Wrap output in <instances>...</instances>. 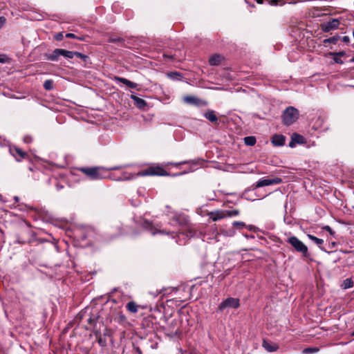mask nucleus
Here are the masks:
<instances>
[{"label":"nucleus","mask_w":354,"mask_h":354,"mask_svg":"<svg viewBox=\"0 0 354 354\" xmlns=\"http://www.w3.org/2000/svg\"><path fill=\"white\" fill-rule=\"evenodd\" d=\"M66 37H68V38H77V39L79 40H82V39L81 37H77L75 35H74L73 33H67L66 35Z\"/></svg>","instance_id":"obj_52"},{"label":"nucleus","mask_w":354,"mask_h":354,"mask_svg":"<svg viewBox=\"0 0 354 354\" xmlns=\"http://www.w3.org/2000/svg\"><path fill=\"white\" fill-rule=\"evenodd\" d=\"M63 49L56 48L51 53L46 55V59L50 61H57L59 56H62Z\"/></svg>","instance_id":"obj_22"},{"label":"nucleus","mask_w":354,"mask_h":354,"mask_svg":"<svg viewBox=\"0 0 354 354\" xmlns=\"http://www.w3.org/2000/svg\"><path fill=\"white\" fill-rule=\"evenodd\" d=\"M184 101L188 104H194L198 106H206L207 102L194 96H185Z\"/></svg>","instance_id":"obj_17"},{"label":"nucleus","mask_w":354,"mask_h":354,"mask_svg":"<svg viewBox=\"0 0 354 354\" xmlns=\"http://www.w3.org/2000/svg\"><path fill=\"white\" fill-rule=\"evenodd\" d=\"M14 200H15V203H17V202H19V197H18V196H15V197H14Z\"/></svg>","instance_id":"obj_62"},{"label":"nucleus","mask_w":354,"mask_h":354,"mask_svg":"<svg viewBox=\"0 0 354 354\" xmlns=\"http://www.w3.org/2000/svg\"><path fill=\"white\" fill-rule=\"evenodd\" d=\"M339 25V21L337 19H333L321 25L322 31L328 32L332 30L336 29Z\"/></svg>","instance_id":"obj_13"},{"label":"nucleus","mask_w":354,"mask_h":354,"mask_svg":"<svg viewBox=\"0 0 354 354\" xmlns=\"http://www.w3.org/2000/svg\"><path fill=\"white\" fill-rule=\"evenodd\" d=\"M286 137L282 134H274L271 138V143L274 147H281L285 145Z\"/></svg>","instance_id":"obj_16"},{"label":"nucleus","mask_w":354,"mask_h":354,"mask_svg":"<svg viewBox=\"0 0 354 354\" xmlns=\"http://www.w3.org/2000/svg\"><path fill=\"white\" fill-rule=\"evenodd\" d=\"M186 163H187L186 161H183V162H178V163H176V162H168L167 164V165H173V166H175V167H178L180 165L186 164Z\"/></svg>","instance_id":"obj_54"},{"label":"nucleus","mask_w":354,"mask_h":354,"mask_svg":"<svg viewBox=\"0 0 354 354\" xmlns=\"http://www.w3.org/2000/svg\"><path fill=\"white\" fill-rule=\"evenodd\" d=\"M329 55L330 56H337L339 57H344L346 55V53L344 51H339V52H330L329 53Z\"/></svg>","instance_id":"obj_43"},{"label":"nucleus","mask_w":354,"mask_h":354,"mask_svg":"<svg viewBox=\"0 0 354 354\" xmlns=\"http://www.w3.org/2000/svg\"><path fill=\"white\" fill-rule=\"evenodd\" d=\"M224 57L218 54L212 55L209 59V63L211 66H218L222 64Z\"/></svg>","instance_id":"obj_21"},{"label":"nucleus","mask_w":354,"mask_h":354,"mask_svg":"<svg viewBox=\"0 0 354 354\" xmlns=\"http://www.w3.org/2000/svg\"><path fill=\"white\" fill-rule=\"evenodd\" d=\"M286 242L289 243L297 252L301 253L304 257L307 258L310 256L308 247L297 236H291L288 237Z\"/></svg>","instance_id":"obj_6"},{"label":"nucleus","mask_w":354,"mask_h":354,"mask_svg":"<svg viewBox=\"0 0 354 354\" xmlns=\"http://www.w3.org/2000/svg\"><path fill=\"white\" fill-rule=\"evenodd\" d=\"M17 93H20L18 90H8V91H3L2 94L5 96L11 97V98H16V99H21L23 98V95H17Z\"/></svg>","instance_id":"obj_31"},{"label":"nucleus","mask_w":354,"mask_h":354,"mask_svg":"<svg viewBox=\"0 0 354 354\" xmlns=\"http://www.w3.org/2000/svg\"><path fill=\"white\" fill-rule=\"evenodd\" d=\"M207 216L213 221H217L218 220L226 218V213L224 212V210H216L207 213Z\"/></svg>","instance_id":"obj_18"},{"label":"nucleus","mask_w":354,"mask_h":354,"mask_svg":"<svg viewBox=\"0 0 354 354\" xmlns=\"http://www.w3.org/2000/svg\"><path fill=\"white\" fill-rule=\"evenodd\" d=\"M53 86V81L50 80H47L44 83V88H52Z\"/></svg>","instance_id":"obj_45"},{"label":"nucleus","mask_w":354,"mask_h":354,"mask_svg":"<svg viewBox=\"0 0 354 354\" xmlns=\"http://www.w3.org/2000/svg\"><path fill=\"white\" fill-rule=\"evenodd\" d=\"M342 286L344 289H347L353 286V281L351 278L346 279L343 281Z\"/></svg>","instance_id":"obj_38"},{"label":"nucleus","mask_w":354,"mask_h":354,"mask_svg":"<svg viewBox=\"0 0 354 354\" xmlns=\"http://www.w3.org/2000/svg\"><path fill=\"white\" fill-rule=\"evenodd\" d=\"M35 235L31 225L25 222L24 225H19L16 229V242L23 245L29 243L34 239Z\"/></svg>","instance_id":"obj_4"},{"label":"nucleus","mask_w":354,"mask_h":354,"mask_svg":"<svg viewBox=\"0 0 354 354\" xmlns=\"http://www.w3.org/2000/svg\"><path fill=\"white\" fill-rule=\"evenodd\" d=\"M93 232L89 229H82L77 232V236L80 241H85L88 239Z\"/></svg>","instance_id":"obj_19"},{"label":"nucleus","mask_w":354,"mask_h":354,"mask_svg":"<svg viewBox=\"0 0 354 354\" xmlns=\"http://www.w3.org/2000/svg\"><path fill=\"white\" fill-rule=\"evenodd\" d=\"M114 81L115 82L116 84H118L120 86H121L120 84L122 82L131 88L136 87V84L122 77H115Z\"/></svg>","instance_id":"obj_27"},{"label":"nucleus","mask_w":354,"mask_h":354,"mask_svg":"<svg viewBox=\"0 0 354 354\" xmlns=\"http://www.w3.org/2000/svg\"><path fill=\"white\" fill-rule=\"evenodd\" d=\"M142 325L145 328H152L153 323L151 322V318L146 317L142 320Z\"/></svg>","instance_id":"obj_36"},{"label":"nucleus","mask_w":354,"mask_h":354,"mask_svg":"<svg viewBox=\"0 0 354 354\" xmlns=\"http://www.w3.org/2000/svg\"><path fill=\"white\" fill-rule=\"evenodd\" d=\"M299 115V111L296 108L288 106L281 115L282 122L286 126H290L298 120Z\"/></svg>","instance_id":"obj_5"},{"label":"nucleus","mask_w":354,"mask_h":354,"mask_svg":"<svg viewBox=\"0 0 354 354\" xmlns=\"http://www.w3.org/2000/svg\"><path fill=\"white\" fill-rule=\"evenodd\" d=\"M246 227L249 230H253V231H255L254 229H255V227L253 226V225H248L247 226L246 225Z\"/></svg>","instance_id":"obj_60"},{"label":"nucleus","mask_w":354,"mask_h":354,"mask_svg":"<svg viewBox=\"0 0 354 354\" xmlns=\"http://www.w3.org/2000/svg\"><path fill=\"white\" fill-rule=\"evenodd\" d=\"M10 59L5 54H0V63H9Z\"/></svg>","instance_id":"obj_42"},{"label":"nucleus","mask_w":354,"mask_h":354,"mask_svg":"<svg viewBox=\"0 0 354 354\" xmlns=\"http://www.w3.org/2000/svg\"><path fill=\"white\" fill-rule=\"evenodd\" d=\"M196 234V230L192 225L189 223L185 226V229L183 232H180L177 234V243L180 245L185 244L187 240L195 236Z\"/></svg>","instance_id":"obj_8"},{"label":"nucleus","mask_w":354,"mask_h":354,"mask_svg":"<svg viewBox=\"0 0 354 354\" xmlns=\"http://www.w3.org/2000/svg\"><path fill=\"white\" fill-rule=\"evenodd\" d=\"M29 170L32 172V174L30 176V177L33 180H39L45 177L44 174L41 171L40 169L30 167Z\"/></svg>","instance_id":"obj_20"},{"label":"nucleus","mask_w":354,"mask_h":354,"mask_svg":"<svg viewBox=\"0 0 354 354\" xmlns=\"http://www.w3.org/2000/svg\"><path fill=\"white\" fill-rule=\"evenodd\" d=\"M24 141L26 143H30L32 141V138L30 136H26L24 138Z\"/></svg>","instance_id":"obj_51"},{"label":"nucleus","mask_w":354,"mask_h":354,"mask_svg":"<svg viewBox=\"0 0 354 354\" xmlns=\"http://www.w3.org/2000/svg\"><path fill=\"white\" fill-rule=\"evenodd\" d=\"M103 335L105 336H110L111 335V330L108 328H105V330L104 332Z\"/></svg>","instance_id":"obj_58"},{"label":"nucleus","mask_w":354,"mask_h":354,"mask_svg":"<svg viewBox=\"0 0 354 354\" xmlns=\"http://www.w3.org/2000/svg\"><path fill=\"white\" fill-rule=\"evenodd\" d=\"M282 183V179L279 177H276L272 179H260L259 181L257 182L256 185H254L255 188H259L261 187L265 186H269L271 185H278Z\"/></svg>","instance_id":"obj_11"},{"label":"nucleus","mask_w":354,"mask_h":354,"mask_svg":"<svg viewBox=\"0 0 354 354\" xmlns=\"http://www.w3.org/2000/svg\"><path fill=\"white\" fill-rule=\"evenodd\" d=\"M232 225L237 230H241L244 227H246L245 223L242 221H234L233 222Z\"/></svg>","instance_id":"obj_40"},{"label":"nucleus","mask_w":354,"mask_h":354,"mask_svg":"<svg viewBox=\"0 0 354 354\" xmlns=\"http://www.w3.org/2000/svg\"><path fill=\"white\" fill-rule=\"evenodd\" d=\"M85 319L91 328L95 330L98 322H102L100 311L96 308L86 307L82 310L75 317V320L80 322Z\"/></svg>","instance_id":"obj_3"},{"label":"nucleus","mask_w":354,"mask_h":354,"mask_svg":"<svg viewBox=\"0 0 354 354\" xmlns=\"http://www.w3.org/2000/svg\"><path fill=\"white\" fill-rule=\"evenodd\" d=\"M168 75H169V77H170L171 78H172L174 80H178V77L180 76V74L176 72L170 73L168 74Z\"/></svg>","instance_id":"obj_48"},{"label":"nucleus","mask_w":354,"mask_h":354,"mask_svg":"<svg viewBox=\"0 0 354 354\" xmlns=\"http://www.w3.org/2000/svg\"><path fill=\"white\" fill-rule=\"evenodd\" d=\"M257 2L258 3H263L264 2H266L268 4L271 6H278V5H283L284 3L279 0H257Z\"/></svg>","instance_id":"obj_32"},{"label":"nucleus","mask_w":354,"mask_h":354,"mask_svg":"<svg viewBox=\"0 0 354 354\" xmlns=\"http://www.w3.org/2000/svg\"><path fill=\"white\" fill-rule=\"evenodd\" d=\"M178 321L177 318H168L166 319L167 326H163V328L169 335H176L178 334H180L183 330H185Z\"/></svg>","instance_id":"obj_7"},{"label":"nucleus","mask_w":354,"mask_h":354,"mask_svg":"<svg viewBox=\"0 0 354 354\" xmlns=\"http://www.w3.org/2000/svg\"><path fill=\"white\" fill-rule=\"evenodd\" d=\"M336 245H337V243L335 241H332V242L328 243V249L332 250L334 248H335Z\"/></svg>","instance_id":"obj_55"},{"label":"nucleus","mask_w":354,"mask_h":354,"mask_svg":"<svg viewBox=\"0 0 354 354\" xmlns=\"http://www.w3.org/2000/svg\"><path fill=\"white\" fill-rule=\"evenodd\" d=\"M339 39H340V37L338 35H335V36L325 39L323 42L324 44H335L338 41Z\"/></svg>","instance_id":"obj_35"},{"label":"nucleus","mask_w":354,"mask_h":354,"mask_svg":"<svg viewBox=\"0 0 354 354\" xmlns=\"http://www.w3.org/2000/svg\"><path fill=\"white\" fill-rule=\"evenodd\" d=\"M6 19L4 17H0V28L6 24Z\"/></svg>","instance_id":"obj_56"},{"label":"nucleus","mask_w":354,"mask_h":354,"mask_svg":"<svg viewBox=\"0 0 354 354\" xmlns=\"http://www.w3.org/2000/svg\"><path fill=\"white\" fill-rule=\"evenodd\" d=\"M133 354H142V351L139 346H136L133 344Z\"/></svg>","instance_id":"obj_47"},{"label":"nucleus","mask_w":354,"mask_h":354,"mask_svg":"<svg viewBox=\"0 0 354 354\" xmlns=\"http://www.w3.org/2000/svg\"><path fill=\"white\" fill-rule=\"evenodd\" d=\"M141 308H144L143 306H140V305H138L137 304L135 301H131L129 302H128L126 305V308L127 310L131 313H138V309Z\"/></svg>","instance_id":"obj_23"},{"label":"nucleus","mask_w":354,"mask_h":354,"mask_svg":"<svg viewBox=\"0 0 354 354\" xmlns=\"http://www.w3.org/2000/svg\"><path fill=\"white\" fill-rule=\"evenodd\" d=\"M239 306L240 301L238 298L228 297L218 305L216 312L223 313L229 308L237 309Z\"/></svg>","instance_id":"obj_9"},{"label":"nucleus","mask_w":354,"mask_h":354,"mask_svg":"<svg viewBox=\"0 0 354 354\" xmlns=\"http://www.w3.org/2000/svg\"><path fill=\"white\" fill-rule=\"evenodd\" d=\"M10 151L18 162L21 161L23 159L29 158V156L26 152L17 147H10Z\"/></svg>","instance_id":"obj_12"},{"label":"nucleus","mask_w":354,"mask_h":354,"mask_svg":"<svg viewBox=\"0 0 354 354\" xmlns=\"http://www.w3.org/2000/svg\"><path fill=\"white\" fill-rule=\"evenodd\" d=\"M75 57H77L78 58H80L83 59L84 61H86L88 59V57L84 54H82L79 52H75Z\"/></svg>","instance_id":"obj_44"},{"label":"nucleus","mask_w":354,"mask_h":354,"mask_svg":"<svg viewBox=\"0 0 354 354\" xmlns=\"http://www.w3.org/2000/svg\"><path fill=\"white\" fill-rule=\"evenodd\" d=\"M144 227L146 228L150 229L151 230V232L153 234H156V233L167 234H169V232H166L165 230H157L156 228L153 227L152 223L147 221L144 222Z\"/></svg>","instance_id":"obj_26"},{"label":"nucleus","mask_w":354,"mask_h":354,"mask_svg":"<svg viewBox=\"0 0 354 354\" xmlns=\"http://www.w3.org/2000/svg\"><path fill=\"white\" fill-rule=\"evenodd\" d=\"M308 237L309 238V239H310L311 241H314L322 250L328 252L326 249L324 248V247H322V245L324 243V240L323 239L317 238L315 236L312 235V234H308ZM329 252H328V253Z\"/></svg>","instance_id":"obj_29"},{"label":"nucleus","mask_w":354,"mask_h":354,"mask_svg":"<svg viewBox=\"0 0 354 354\" xmlns=\"http://www.w3.org/2000/svg\"><path fill=\"white\" fill-rule=\"evenodd\" d=\"M62 56L67 59H73L75 57V52L63 49Z\"/></svg>","instance_id":"obj_39"},{"label":"nucleus","mask_w":354,"mask_h":354,"mask_svg":"<svg viewBox=\"0 0 354 354\" xmlns=\"http://www.w3.org/2000/svg\"><path fill=\"white\" fill-rule=\"evenodd\" d=\"M306 142L305 138L303 136L293 133L291 136V140L288 144V146L293 148L296 146V144H304Z\"/></svg>","instance_id":"obj_15"},{"label":"nucleus","mask_w":354,"mask_h":354,"mask_svg":"<svg viewBox=\"0 0 354 354\" xmlns=\"http://www.w3.org/2000/svg\"><path fill=\"white\" fill-rule=\"evenodd\" d=\"M64 38V35L62 32H58L55 35V39L57 41H62Z\"/></svg>","instance_id":"obj_50"},{"label":"nucleus","mask_w":354,"mask_h":354,"mask_svg":"<svg viewBox=\"0 0 354 354\" xmlns=\"http://www.w3.org/2000/svg\"><path fill=\"white\" fill-rule=\"evenodd\" d=\"M333 61L336 64H343L344 62L339 57L333 56Z\"/></svg>","instance_id":"obj_49"},{"label":"nucleus","mask_w":354,"mask_h":354,"mask_svg":"<svg viewBox=\"0 0 354 354\" xmlns=\"http://www.w3.org/2000/svg\"><path fill=\"white\" fill-rule=\"evenodd\" d=\"M189 310L185 306L181 308L178 311V322L180 324L181 327L185 330L189 326Z\"/></svg>","instance_id":"obj_10"},{"label":"nucleus","mask_w":354,"mask_h":354,"mask_svg":"<svg viewBox=\"0 0 354 354\" xmlns=\"http://www.w3.org/2000/svg\"><path fill=\"white\" fill-rule=\"evenodd\" d=\"M123 167L124 166L122 165L114 166L109 168L104 167H77L75 169L82 173L91 180H100L110 178V171L119 170Z\"/></svg>","instance_id":"obj_1"},{"label":"nucleus","mask_w":354,"mask_h":354,"mask_svg":"<svg viewBox=\"0 0 354 354\" xmlns=\"http://www.w3.org/2000/svg\"><path fill=\"white\" fill-rule=\"evenodd\" d=\"M226 213V217H232L239 214V210L233 209V210H224Z\"/></svg>","instance_id":"obj_41"},{"label":"nucleus","mask_w":354,"mask_h":354,"mask_svg":"<svg viewBox=\"0 0 354 354\" xmlns=\"http://www.w3.org/2000/svg\"><path fill=\"white\" fill-rule=\"evenodd\" d=\"M170 176V174L159 165H152L143 170H141L135 174H129L127 172H122L121 176H119L117 180H128L138 176Z\"/></svg>","instance_id":"obj_2"},{"label":"nucleus","mask_w":354,"mask_h":354,"mask_svg":"<svg viewBox=\"0 0 354 354\" xmlns=\"http://www.w3.org/2000/svg\"><path fill=\"white\" fill-rule=\"evenodd\" d=\"M341 252L344 254H348L349 252H351L350 251H348V250H341Z\"/></svg>","instance_id":"obj_63"},{"label":"nucleus","mask_w":354,"mask_h":354,"mask_svg":"<svg viewBox=\"0 0 354 354\" xmlns=\"http://www.w3.org/2000/svg\"><path fill=\"white\" fill-rule=\"evenodd\" d=\"M196 284H194V285L192 286L191 288H190V290L191 291L193 290L194 288L196 287Z\"/></svg>","instance_id":"obj_64"},{"label":"nucleus","mask_w":354,"mask_h":354,"mask_svg":"<svg viewBox=\"0 0 354 354\" xmlns=\"http://www.w3.org/2000/svg\"><path fill=\"white\" fill-rule=\"evenodd\" d=\"M323 230L327 231L331 236H335V232L334 230H333V229L328 226V225H326L323 227Z\"/></svg>","instance_id":"obj_46"},{"label":"nucleus","mask_w":354,"mask_h":354,"mask_svg":"<svg viewBox=\"0 0 354 354\" xmlns=\"http://www.w3.org/2000/svg\"><path fill=\"white\" fill-rule=\"evenodd\" d=\"M0 201H1L3 203H6V201L4 200L3 196L1 194H0Z\"/></svg>","instance_id":"obj_61"},{"label":"nucleus","mask_w":354,"mask_h":354,"mask_svg":"<svg viewBox=\"0 0 354 354\" xmlns=\"http://www.w3.org/2000/svg\"><path fill=\"white\" fill-rule=\"evenodd\" d=\"M342 41L344 43L348 44V43L350 42V38H349V37H348V36H344V37L342 38Z\"/></svg>","instance_id":"obj_57"},{"label":"nucleus","mask_w":354,"mask_h":354,"mask_svg":"<svg viewBox=\"0 0 354 354\" xmlns=\"http://www.w3.org/2000/svg\"><path fill=\"white\" fill-rule=\"evenodd\" d=\"M243 140H244V143L247 146H250V147L254 146L257 142L256 138L252 136L245 137Z\"/></svg>","instance_id":"obj_33"},{"label":"nucleus","mask_w":354,"mask_h":354,"mask_svg":"<svg viewBox=\"0 0 354 354\" xmlns=\"http://www.w3.org/2000/svg\"><path fill=\"white\" fill-rule=\"evenodd\" d=\"M131 97L133 99L134 104L137 108L144 109L145 107L147 106V102L143 99H141L133 95H131Z\"/></svg>","instance_id":"obj_30"},{"label":"nucleus","mask_w":354,"mask_h":354,"mask_svg":"<svg viewBox=\"0 0 354 354\" xmlns=\"http://www.w3.org/2000/svg\"><path fill=\"white\" fill-rule=\"evenodd\" d=\"M115 320L120 324H124L127 322V317L122 312L120 311L117 313Z\"/></svg>","instance_id":"obj_34"},{"label":"nucleus","mask_w":354,"mask_h":354,"mask_svg":"<svg viewBox=\"0 0 354 354\" xmlns=\"http://www.w3.org/2000/svg\"><path fill=\"white\" fill-rule=\"evenodd\" d=\"M172 221L180 226H186L189 224L188 219L182 215H176L172 217Z\"/></svg>","instance_id":"obj_24"},{"label":"nucleus","mask_w":354,"mask_h":354,"mask_svg":"<svg viewBox=\"0 0 354 354\" xmlns=\"http://www.w3.org/2000/svg\"><path fill=\"white\" fill-rule=\"evenodd\" d=\"M319 351L318 347H308L303 350V354H312L317 353Z\"/></svg>","instance_id":"obj_37"},{"label":"nucleus","mask_w":354,"mask_h":354,"mask_svg":"<svg viewBox=\"0 0 354 354\" xmlns=\"http://www.w3.org/2000/svg\"><path fill=\"white\" fill-rule=\"evenodd\" d=\"M123 39L122 38H116V39H113L111 40V42H117V41H122Z\"/></svg>","instance_id":"obj_59"},{"label":"nucleus","mask_w":354,"mask_h":354,"mask_svg":"<svg viewBox=\"0 0 354 354\" xmlns=\"http://www.w3.org/2000/svg\"><path fill=\"white\" fill-rule=\"evenodd\" d=\"M55 185L56 186L57 190H60L64 187V185H61L57 179H55Z\"/></svg>","instance_id":"obj_53"},{"label":"nucleus","mask_w":354,"mask_h":354,"mask_svg":"<svg viewBox=\"0 0 354 354\" xmlns=\"http://www.w3.org/2000/svg\"><path fill=\"white\" fill-rule=\"evenodd\" d=\"M263 348L268 352H276L279 350V346L273 342L263 339L262 342Z\"/></svg>","instance_id":"obj_14"},{"label":"nucleus","mask_w":354,"mask_h":354,"mask_svg":"<svg viewBox=\"0 0 354 354\" xmlns=\"http://www.w3.org/2000/svg\"><path fill=\"white\" fill-rule=\"evenodd\" d=\"M95 336L97 339V342L102 348L106 346V339L102 337L100 330H94Z\"/></svg>","instance_id":"obj_25"},{"label":"nucleus","mask_w":354,"mask_h":354,"mask_svg":"<svg viewBox=\"0 0 354 354\" xmlns=\"http://www.w3.org/2000/svg\"><path fill=\"white\" fill-rule=\"evenodd\" d=\"M204 117L211 122L216 123L218 121V118L213 110H208L204 113Z\"/></svg>","instance_id":"obj_28"}]
</instances>
